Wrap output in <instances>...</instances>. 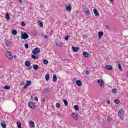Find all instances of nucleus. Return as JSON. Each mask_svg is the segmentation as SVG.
Masks as SVG:
<instances>
[{"label": "nucleus", "mask_w": 128, "mask_h": 128, "mask_svg": "<svg viewBox=\"0 0 128 128\" xmlns=\"http://www.w3.org/2000/svg\"><path fill=\"white\" fill-rule=\"evenodd\" d=\"M17 126H18V128H22V124H20V122H17Z\"/></svg>", "instance_id": "7c9ffc66"}, {"label": "nucleus", "mask_w": 128, "mask_h": 128, "mask_svg": "<svg viewBox=\"0 0 128 128\" xmlns=\"http://www.w3.org/2000/svg\"><path fill=\"white\" fill-rule=\"evenodd\" d=\"M38 24H39V26H40V28H44V24L42 21H38Z\"/></svg>", "instance_id": "cd10ccee"}, {"label": "nucleus", "mask_w": 128, "mask_h": 128, "mask_svg": "<svg viewBox=\"0 0 128 128\" xmlns=\"http://www.w3.org/2000/svg\"><path fill=\"white\" fill-rule=\"evenodd\" d=\"M34 100L36 102H38V98L37 97H34Z\"/></svg>", "instance_id": "37998d69"}, {"label": "nucleus", "mask_w": 128, "mask_h": 128, "mask_svg": "<svg viewBox=\"0 0 128 128\" xmlns=\"http://www.w3.org/2000/svg\"><path fill=\"white\" fill-rule=\"evenodd\" d=\"M56 46H58V48H62V46H64V43H62V42H61L58 40H56Z\"/></svg>", "instance_id": "20e7f679"}, {"label": "nucleus", "mask_w": 128, "mask_h": 128, "mask_svg": "<svg viewBox=\"0 0 128 128\" xmlns=\"http://www.w3.org/2000/svg\"><path fill=\"white\" fill-rule=\"evenodd\" d=\"M72 50H73V52H78V47L72 46Z\"/></svg>", "instance_id": "f8f14e48"}, {"label": "nucleus", "mask_w": 128, "mask_h": 128, "mask_svg": "<svg viewBox=\"0 0 128 128\" xmlns=\"http://www.w3.org/2000/svg\"><path fill=\"white\" fill-rule=\"evenodd\" d=\"M18 2L22 4V0H18Z\"/></svg>", "instance_id": "8fccbe9b"}, {"label": "nucleus", "mask_w": 128, "mask_h": 128, "mask_svg": "<svg viewBox=\"0 0 128 128\" xmlns=\"http://www.w3.org/2000/svg\"><path fill=\"white\" fill-rule=\"evenodd\" d=\"M3 88L4 90H10V86H4Z\"/></svg>", "instance_id": "bb28decb"}, {"label": "nucleus", "mask_w": 128, "mask_h": 128, "mask_svg": "<svg viewBox=\"0 0 128 128\" xmlns=\"http://www.w3.org/2000/svg\"><path fill=\"white\" fill-rule=\"evenodd\" d=\"M66 10L67 12H70L72 10V5L69 4L66 6Z\"/></svg>", "instance_id": "1a4fd4ad"}, {"label": "nucleus", "mask_w": 128, "mask_h": 128, "mask_svg": "<svg viewBox=\"0 0 128 128\" xmlns=\"http://www.w3.org/2000/svg\"><path fill=\"white\" fill-rule=\"evenodd\" d=\"M63 102H64V106H68V101L64 99Z\"/></svg>", "instance_id": "393cba45"}, {"label": "nucleus", "mask_w": 128, "mask_h": 128, "mask_svg": "<svg viewBox=\"0 0 128 128\" xmlns=\"http://www.w3.org/2000/svg\"><path fill=\"white\" fill-rule=\"evenodd\" d=\"M32 66H28V70H32Z\"/></svg>", "instance_id": "a18cd8bd"}, {"label": "nucleus", "mask_w": 128, "mask_h": 128, "mask_svg": "<svg viewBox=\"0 0 128 128\" xmlns=\"http://www.w3.org/2000/svg\"><path fill=\"white\" fill-rule=\"evenodd\" d=\"M5 44L7 46H10V41L6 40L5 41Z\"/></svg>", "instance_id": "6ab92c4d"}, {"label": "nucleus", "mask_w": 128, "mask_h": 128, "mask_svg": "<svg viewBox=\"0 0 128 128\" xmlns=\"http://www.w3.org/2000/svg\"><path fill=\"white\" fill-rule=\"evenodd\" d=\"M6 56L10 60H12L14 58L12 57V52H10L7 51L6 52Z\"/></svg>", "instance_id": "7ed1b4c3"}, {"label": "nucleus", "mask_w": 128, "mask_h": 128, "mask_svg": "<svg viewBox=\"0 0 128 128\" xmlns=\"http://www.w3.org/2000/svg\"><path fill=\"white\" fill-rule=\"evenodd\" d=\"M71 116L72 118H74V120H78V116L76 114L74 113H72L71 114Z\"/></svg>", "instance_id": "6e6552de"}, {"label": "nucleus", "mask_w": 128, "mask_h": 128, "mask_svg": "<svg viewBox=\"0 0 128 128\" xmlns=\"http://www.w3.org/2000/svg\"><path fill=\"white\" fill-rule=\"evenodd\" d=\"M118 116L121 118V120H124V110L120 109L118 112Z\"/></svg>", "instance_id": "f03ea898"}, {"label": "nucleus", "mask_w": 128, "mask_h": 128, "mask_svg": "<svg viewBox=\"0 0 128 128\" xmlns=\"http://www.w3.org/2000/svg\"><path fill=\"white\" fill-rule=\"evenodd\" d=\"M28 106L30 108H36V106L34 105V104L32 102L28 103Z\"/></svg>", "instance_id": "2eb2a0df"}, {"label": "nucleus", "mask_w": 128, "mask_h": 128, "mask_svg": "<svg viewBox=\"0 0 128 128\" xmlns=\"http://www.w3.org/2000/svg\"><path fill=\"white\" fill-rule=\"evenodd\" d=\"M30 124L32 128H34V122H32V120H30Z\"/></svg>", "instance_id": "b1692460"}, {"label": "nucleus", "mask_w": 128, "mask_h": 128, "mask_svg": "<svg viewBox=\"0 0 128 128\" xmlns=\"http://www.w3.org/2000/svg\"><path fill=\"white\" fill-rule=\"evenodd\" d=\"M14 56V58H16V56Z\"/></svg>", "instance_id": "864d4df0"}, {"label": "nucleus", "mask_w": 128, "mask_h": 128, "mask_svg": "<svg viewBox=\"0 0 128 128\" xmlns=\"http://www.w3.org/2000/svg\"><path fill=\"white\" fill-rule=\"evenodd\" d=\"M12 34H13L14 36H16V34H18V31H16V30H14L12 31Z\"/></svg>", "instance_id": "412c9836"}, {"label": "nucleus", "mask_w": 128, "mask_h": 128, "mask_svg": "<svg viewBox=\"0 0 128 128\" xmlns=\"http://www.w3.org/2000/svg\"><path fill=\"white\" fill-rule=\"evenodd\" d=\"M74 108L75 110H79L78 106L76 105H74Z\"/></svg>", "instance_id": "f704fd0d"}, {"label": "nucleus", "mask_w": 128, "mask_h": 128, "mask_svg": "<svg viewBox=\"0 0 128 128\" xmlns=\"http://www.w3.org/2000/svg\"><path fill=\"white\" fill-rule=\"evenodd\" d=\"M21 26H26V24H24V22H21Z\"/></svg>", "instance_id": "a19ab883"}, {"label": "nucleus", "mask_w": 128, "mask_h": 128, "mask_svg": "<svg viewBox=\"0 0 128 128\" xmlns=\"http://www.w3.org/2000/svg\"><path fill=\"white\" fill-rule=\"evenodd\" d=\"M105 68L106 70H112V66L110 65H106Z\"/></svg>", "instance_id": "9d476101"}, {"label": "nucleus", "mask_w": 128, "mask_h": 128, "mask_svg": "<svg viewBox=\"0 0 128 128\" xmlns=\"http://www.w3.org/2000/svg\"><path fill=\"white\" fill-rule=\"evenodd\" d=\"M110 2H114V0H110Z\"/></svg>", "instance_id": "603ef678"}, {"label": "nucleus", "mask_w": 128, "mask_h": 128, "mask_svg": "<svg viewBox=\"0 0 128 128\" xmlns=\"http://www.w3.org/2000/svg\"><path fill=\"white\" fill-rule=\"evenodd\" d=\"M1 126H2L3 128H6V124L4 122H1Z\"/></svg>", "instance_id": "a878e982"}, {"label": "nucleus", "mask_w": 128, "mask_h": 128, "mask_svg": "<svg viewBox=\"0 0 128 128\" xmlns=\"http://www.w3.org/2000/svg\"><path fill=\"white\" fill-rule=\"evenodd\" d=\"M118 70H120L121 72H122V66L120 64H118Z\"/></svg>", "instance_id": "c756f323"}, {"label": "nucleus", "mask_w": 128, "mask_h": 128, "mask_svg": "<svg viewBox=\"0 0 128 128\" xmlns=\"http://www.w3.org/2000/svg\"><path fill=\"white\" fill-rule=\"evenodd\" d=\"M42 104H46V98H44L42 100Z\"/></svg>", "instance_id": "4c0bfd02"}, {"label": "nucleus", "mask_w": 128, "mask_h": 128, "mask_svg": "<svg viewBox=\"0 0 128 128\" xmlns=\"http://www.w3.org/2000/svg\"><path fill=\"white\" fill-rule=\"evenodd\" d=\"M116 88H114V89H112V92H113L114 94H116Z\"/></svg>", "instance_id": "e433bc0d"}, {"label": "nucleus", "mask_w": 128, "mask_h": 128, "mask_svg": "<svg viewBox=\"0 0 128 128\" xmlns=\"http://www.w3.org/2000/svg\"><path fill=\"white\" fill-rule=\"evenodd\" d=\"M32 52L34 54L31 55L32 58H33V60H38V56H36L40 52V49L36 47L32 51Z\"/></svg>", "instance_id": "f257e3e1"}, {"label": "nucleus", "mask_w": 128, "mask_h": 128, "mask_svg": "<svg viewBox=\"0 0 128 128\" xmlns=\"http://www.w3.org/2000/svg\"><path fill=\"white\" fill-rule=\"evenodd\" d=\"M22 40H26V38H28V34L24 32L22 33V36H21Z\"/></svg>", "instance_id": "39448f33"}, {"label": "nucleus", "mask_w": 128, "mask_h": 128, "mask_svg": "<svg viewBox=\"0 0 128 128\" xmlns=\"http://www.w3.org/2000/svg\"><path fill=\"white\" fill-rule=\"evenodd\" d=\"M98 36L99 38H102V36H104V32H98Z\"/></svg>", "instance_id": "a211bd4d"}, {"label": "nucleus", "mask_w": 128, "mask_h": 128, "mask_svg": "<svg viewBox=\"0 0 128 128\" xmlns=\"http://www.w3.org/2000/svg\"><path fill=\"white\" fill-rule=\"evenodd\" d=\"M56 106L57 108H60V104L58 103H56Z\"/></svg>", "instance_id": "c9c22d12"}, {"label": "nucleus", "mask_w": 128, "mask_h": 128, "mask_svg": "<svg viewBox=\"0 0 128 128\" xmlns=\"http://www.w3.org/2000/svg\"><path fill=\"white\" fill-rule=\"evenodd\" d=\"M31 64H32V63L30 61H26L25 62L26 66H30Z\"/></svg>", "instance_id": "aec40b11"}, {"label": "nucleus", "mask_w": 128, "mask_h": 128, "mask_svg": "<svg viewBox=\"0 0 128 128\" xmlns=\"http://www.w3.org/2000/svg\"><path fill=\"white\" fill-rule=\"evenodd\" d=\"M33 68L35 70H38V64H34L33 66Z\"/></svg>", "instance_id": "4be33fe9"}, {"label": "nucleus", "mask_w": 128, "mask_h": 128, "mask_svg": "<svg viewBox=\"0 0 128 128\" xmlns=\"http://www.w3.org/2000/svg\"><path fill=\"white\" fill-rule=\"evenodd\" d=\"M45 78L46 82H48V80H50V74H46L45 76Z\"/></svg>", "instance_id": "5701e85b"}, {"label": "nucleus", "mask_w": 128, "mask_h": 128, "mask_svg": "<svg viewBox=\"0 0 128 128\" xmlns=\"http://www.w3.org/2000/svg\"><path fill=\"white\" fill-rule=\"evenodd\" d=\"M44 38H48V36L47 35H45L44 36Z\"/></svg>", "instance_id": "c03bdc74"}, {"label": "nucleus", "mask_w": 128, "mask_h": 128, "mask_svg": "<svg viewBox=\"0 0 128 128\" xmlns=\"http://www.w3.org/2000/svg\"><path fill=\"white\" fill-rule=\"evenodd\" d=\"M83 56L84 58H88L90 56V54L86 52H83Z\"/></svg>", "instance_id": "9b49d317"}, {"label": "nucleus", "mask_w": 128, "mask_h": 128, "mask_svg": "<svg viewBox=\"0 0 128 128\" xmlns=\"http://www.w3.org/2000/svg\"><path fill=\"white\" fill-rule=\"evenodd\" d=\"M47 92H50V88H47L44 89Z\"/></svg>", "instance_id": "ea45409f"}, {"label": "nucleus", "mask_w": 128, "mask_h": 128, "mask_svg": "<svg viewBox=\"0 0 128 128\" xmlns=\"http://www.w3.org/2000/svg\"><path fill=\"white\" fill-rule=\"evenodd\" d=\"M86 74H90V72H88V71H86Z\"/></svg>", "instance_id": "de8ad7c7"}, {"label": "nucleus", "mask_w": 128, "mask_h": 128, "mask_svg": "<svg viewBox=\"0 0 128 128\" xmlns=\"http://www.w3.org/2000/svg\"><path fill=\"white\" fill-rule=\"evenodd\" d=\"M56 80H58V78L56 77V74H54L53 76L52 82H56Z\"/></svg>", "instance_id": "f3484780"}, {"label": "nucleus", "mask_w": 128, "mask_h": 128, "mask_svg": "<svg viewBox=\"0 0 128 128\" xmlns=\"http://www.w3.org/2000/svg\"><path fill=\"white\" fill-rule=\"evenodd\" d=\"M84 11L86 12V14L89 15L90 14V10H88V8H84Z\"/></svg>", "instance_id": "dca6fc26"}, {"label": "nucleus", "mask_w": 128, "mask_h": 128, "mask_svg": "<svg viewBox=\"0 0 128 128\" xmlns=\"http://www.w3.org/2000/svg\"><path fill=\"white\" fill-rule=\"evenodd\" d=\"M6 20H10V15L8 14H6Z\"/></svg>", "instance_id": "72a5a7b5"}, {"label": "nucleus", "mask_w": 128, "mask_h": 128, "mask_svg": "<svg viewBox=\"0 0 128 128\" xmlns=\"http://www.w3.org/2000/svg\"><path fill=\"white\" fill-rule=\"evenodd\" d=\"M114 102L116 104H120V100H118V99H116L114 100Z\"/></svg>", "instance_id": "c85d7f7f"}, {"label": "nucleus", "mask_w": 128, "mask_h": 128, "mask_svg": "<svg viewBox=\"0 0 128 128\" xmlns=\"http://www.w3.org/2000/svg\"><path fill=\"white\" fill-rule=\"evenodd\" d=\"M93 12L96 16H100V13H98V12L96 9H94Z\"/></svg>", "instance_id": "4468645a"}, {"label": "nucleus", "mask_w": 128, "mask_h": 128, "mask_svg": "<svg viewBox=\"0 0 128 128\" xmlns=\"http://www.w3.org/2000/svg\"><path fill=\"white\" fill-rule=\"evenodd\" d=\"M68 38H70V36H65V40L68 41Z\"/></svg>", "instance_id": "58836bf2"}, {"label": "nucleus", "mask_w": 128, "mask_h": 128, "mask_svg": "<svg viewBox=\"0 0 128 128\" xmlns=\"http://www.w3.org/2000/svg\"><path fill=\"white\" fill-rule=\"evenodd\" d=\"M24 46H25V48L26 49L28 48V44H25Z\"/></svg>", "instance_id": "79ce46f5"}, {"label": "nucleus", "mask_w": 128, "mask_h": 128, "mask_svg": "<svg viewBox=\"0 0 128 128\" xmlns=\"http://www.w3.org/2000/svg\"><path fill=\"white\" fill-rule=\"evenodd\" d=\"M43 64H48V61L46 60H44L43 61Z\"/></svg>", "instance_id": "2f4dec72"}, {"label": "nucleus", "mask_w": 128, "mask_h": 128, "mask_svg": "<svg viewBox=\"0 0 128 128\" xmlns=\"http://www.w3.org/2000/svg\"><path fill=\"white\" fill-rule=\"evenodd\" d=\"M98 83L100 85V88H104V81L100 79L98 80Z\"/></svg>", "instance_id": "423d86ee"}, {"label": "nucleus", "mask_w": 128, "mask_h": 128, "mask_svg": "<svg viewBox=\"0 0 128 128\" xmlns=\"http://www.w3.org/2000/svg\"><path fill=\"white\" fill-rule=\"evenodd\" d=\"M126 74L127 76L128 77V71L126 72Z\"/></svg>", "instance_id": "3c124183"}, {"label": "nucleus", "mask_w": 128, "mask_h": 128, "mask_svg": "<svg viewBox=\"0 0 128 128\" xmlns=\"http://www.w3.org/2000/svg\"><path fill=\"white\" fill-rule=\"evenodd\" d=\"M30 84H32V81L28 80L26 82V84L24 86V88H26L28 86H30Z\"/></svg>", "instance_id": "0eeeda50"}, {"label": "nucleus", "mask_w": 128, "mask_h": 128, "mask_svg": "<svg viewBox=\"0 0 128 128\" xmlns=\"http://www.w3.org/2000/svg\"><path fill=\"white\" fill-rule=\"evenodd\" d=\"M107 104H110V100H107Z\"/></svg>", "instance_id": "49530a36"}, {"label": "nucleus", "mask_w": 128, "mask_h": 128, "mask_svg": "<svg viewBox=\"0 0 128 128\" xmlns=\"http://www.w3.org/2000/svg\"><path fill=\"white\" fill-rule=\"evenodd\" d=\"M76 84L78 86H82V81L81 80H78L76 81Z\"/></svg>", "instance_id": "ddd939ff"}, {"label": "nucleus", "mask_w": 128, "mask_h": 128, "mask_svg": "<svg viewBox=\"0 0 128 128\" xmlns=\"http://www.w3.org/2000/svg\"><path fill=\"white\" fill-rule=\"evenodd\" d=\"M112 118L110 117H108L107 118V120L108 122H112Z\"/></svg>", "instance_id": "473e14b6"}, {"label": "nucleus", "mask_w": 128, "mask_h": 128, "mask_svg": "<svg viewBox=\"0 0 128 128\" xmlns=\"http://www.w3.org/2000/svg\"><path fill=\"white\" fill-rule=\"evenodd\" d=\"M20 86H22L23 84H24V82H22L20 83Z\"/></svg>", "instance_id": "09e8293b"}]
</instances>
